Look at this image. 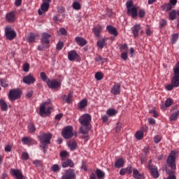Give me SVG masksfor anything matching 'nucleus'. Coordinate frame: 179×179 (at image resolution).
<instances>
[{
  "instance_id": "338daca9",
  "label": "nucleus",
  "mask_w": 179,
  "mask_h": 179,
  "mask_svg": "<svg viewBox=\"0 0 179 179\" xmlns=\"http://www.w3.org/2000/svg\"><path fill=\"white\" fill-rule=\"evenodd\" d=\"M31 96H33V90L29 91L26 94V97H27V99H30V97H31Z\"/></svg>"
},
{
  "instance_id": "e433bc0d",
  "label": "nucleus",
  "mask_w": 179,
  "mask_h": 179,
  "mask_svg": "<svg viewBox=\"0 0 179 179\" xmlns=\"http://www.w3.org/2000/svg\"><path fill=\"white\" fill-rule=\"evenodd\" d=\"M169 19L170 20H176L177 19V12L176 10H172L169 12Z\"/></svg>"
},
{
  "instance_id": "1a4fd4ad",
  "label": "nucleus",
  "mask_w": 179,
  "mask_h": 179,
  "mask_svg": "<svg viewBox=\"0 0 179 179\" xmlns=\"http://www.w3.org/2000/svg\"><path fill=\"white\" fill-rule=\"evenodd\" d=\"M152 159L148 161V164L147 166L148 170H150V173L153 178H159V171L157 170V166L152 164Z\"/></svg>"
},
{
  "instance_id": "09e8293b",
  "label": "nucleus",
  "mask_w": 179,
  "mask_h": 179,
  "mask_svg": "<svg viewBox=\"0 0 179 179\" xmlns=\"http://www.w3.org/2000/svg\"><path fill=\"white\" fill-rule=\"evenodd\" d=\"M56 48L57 50H58V51H61V50L64 48V42L63 41L58 42V43L57 44Z\"/></svg>"
},
{
  "instance_id": "8fccbe9b",
  "label": "nucleus",
  "mask_w": 179,
  "mask_h": 179,
  "mask_svg": "<svg viewBox=\"0 0 179 179\" xmlns=\"http://www.w3.org/2000/svg\"><path fill=\"white\" fill-rule=\"evenodd\" d=\"M50 170L57 173V171H59V166L58 164H54L51 168Z\"/></svg>"
},
{
  "instance_id": "49530a36",
  "label": "nucleus",
  "mask_w": 179,
  "mask_h": 179,
  "mask_svg": "<svg viewBox=\"0 0 179 179\" xmlns=\"http://www.w3.org/2000/svg\"><path fill=\"white\" fill-rule=\"evenodd\" d=\"M41 78L43 82H46V83L50 80V78H47V75L44 72L41 73Z\"/></svg>"
},
{
  "instance_id": "052dcab7",
  "label": "nucleus",
  "mask_w": 179,
  "mask_h": 179,
  "mask_svg": "<svg viewBox=\"0 0 179 179\" xmlns=\"http://www.w3.org/2000/svg\"><path fill=\"white\" fill-rule=\"evenodd\" d=\"M165 171L166 174H169V176H174V174H176V171H171L167 168L165 169Z\"/></svg>"
},
{
  "instance_id": "6e6d98bb",
  "label": "nucleus",
  "mask_w": 179,
  "mask_h": 179,
  "mask_svg": "<svg viewBox=\"0 0 179 179\" xmlns=\"http://www.w3.org/2000/svg\"><path fill=\"white\" fill-rule=\"evenodd\" d=\"M121 58L124 61H127L128 59V53L127 52H124L121 54Z\"/></svg>"
},
{
  "instance_id": "f3484780",
  "label": "nucleus",
  "mask_w": 179,
  "mask_h": 179,
  "mask_svg": "<svg viewBox=\"0 0 179 179\" xmlns=\"http://www.w3.org/2000/svg\"><path fill=\"white\" fill-rule=\"evenodd\" d=\"M6 20L8 22V23H13L15 20H16V17L15 15V13L11 11L6 15Z\"/></svg>"
},
{
  "instance_id": "412c9836",
  "label": "nucleus",
  "mask_w": 179,
  "mask_h": 179,
  "mask_svg": "<svg viewBox=\"0 0 179 179\" xmlns=\"http://www.w3.org/2000/svg\"><path fill=\"white\" fill-rule=\"evenodd\" d=\"M110 92L113 94H115V95L120 94V93L121 92V85L120 84L115 85L113 87Z\"/></svg>"
},
{
  "instance_id": "c756f323",
  "label": "nucleus",
  "mask_w": 179,
  "mask_h": 179,
  "mask_svg": "<svg viewBox=\"0 0 179 179\" xmlns=\"http://www.w3.org/2000/svg\"><path fill=\"white\" fill-rule=\"evenodd\" d=\"M107 45V43L106 42V38H101L97 41V46L99 48H104Z\"/></svg>"
},
{
  "instance_id": "bb28decb",
  "label": "nucleus",
  "mask_w": 179,
  "mask_h": 179,
  "mask_svg": "<svg viewBox=\"0 0 179 179\" xmlns=\"http://www.w3.org/2000/svg\"><path fill=\"white\" fill-rule=\"evenodd\" d=\"M68 146L71 149V150H76V148H78V144L76 143V141L73 140L68 143Z\"/></svg>"
},
{
  "instance_id": "37998d69",
  "label": "nucleus",
  "mask_w": 179,
  "mask_h": 179,
  "mask_svg": "<svg viewBox=\"0 0 179 179\" xmlns=\"http://www.w3.org/2000/svg\"><path fill=\"white\" fill-rule=\"evenodd\" d=\"M72 6H73V8L75 9V10H80V9H81L82 8L80 3L78 1H75L74 3H73Z\"/></svg>"
},
{
  "instance_id": "e2e57ef3",
  "label": "nucleus",
  "mask_w": 179,
  "mask_h": 179,
  "mask_svg": "<svg viewBox=\"0 0 179 179\" xmlns=\"http://www.w3.org/2000/svg\"><path fill=\"white\" fill-rule=\"evenodd\" d=\"M174 87H176V86H174V85L173 83L169 84L166 86V90H169V91L173 90V89H174Z\"/></svg>"
},
{
  "instance_id": "2eb2a0df",
  "label": "nucleus",
  "mask_w": 179,
  "mask_h": 179,
  "mask_svg": "<svg viewBox=\"0 0 179 179\" xmlns=\"http://www.w3.org/2000/svg\"><path fill=\"white\" fill-rule=\"evenodd\" d=\"M48 9H50V3L43 2L41 6V8H39L38 10L39 16H41V15H44V13H45V12H47Z\"/></svg>"
},
{
  "instance_id": "de8ad7c7",
  "label": "nucleus",
  "mask_w": 179,
  "mask_h": 179,
  "mask_svg": "<svg viewBox=\"0 0 179 179\" xmlns=\"http://www.w3.org/2000/svg\"><path fill=\"white\" fill-rule=\"evenodd\" d=\"M21 157L22 160H29V159L30 158L29 153L26 152H22Z\"/></svg>"
},
{
  "instance_id": "bf43d9fd",
  "label": "nucleus",
  "mask_w": 179,
  "mask_h": 179,
  "mask_svg": "<svg viewBox=\"0 0 179 179\" xmlns=\"http://www.w3.org/2000/svg\"><path fill=\"white\" fill-rule=\"evenodd\" d=\"M95 61L96 62H101V65L103 64V62H104V61H107V59H103L102 57H101V56H99V57H98L96 59H95Z\"/></svg>"
},
{
  "instance_id": "6e6552de",
  "label": "nucleus",
  "mask_w": 179,
  "mask_h": 179,
  "mask_svg": "<svg viewBox=\"0 0 179 179\" xmlns=\"http://www.w3.org/2000/svg\"><path fill=\"white\" fill-rule=\"evenodd\" d=\"M22 97V90L20 89L10 90L8 94V98L12 101L17 100Z\"/></svg>"
},
{
  "instance_id": "20e7f679",
  "label": "nucleus",
  "mask_w": 179,
  "mask_h": 179,
  "mask_svg": "<svg viewBox=\"0 0 179 179\" xmlns=\"http://www.w3.org/2000/svg\"><path fill=\"white\" fill-rule=\"evenodd\" d=\"M49 104H51V101L44 102L39 108V115L41 117H47V115H50L51 114V110L52 108Z\"/></svg>"
},
{
  "instance_id": "680f3d73",
  "label": "nucleus",
  "mask_w": 179,
  "mask_h": 179,
  "mask_svg": "<svg viewBox=\"0 0 179 179\" xmlns=\"http://www.w3.org/2000/svg\"><path fill=\"white\" fill-rule=\"evenodd\" d=\"M59 33H60L62 36H66V29H65V28H60Z\"/></svg>"
},
{
  "instance_id": "f8f14e48",
  "label": "nucleus",
  "mask_w": 179,
  "mask_h": 179,
  "mask_svg": "<svg viewBox=\"0 0 179 179\" xmlns=\"http://www.w3.org/2000/svg\"><path fill=\"white\" fill-rule=\"evenodd\" d=\"M6 37L8 40L12 41L16 37V31L12 27H6L5 29Z\"/></svg>"
},
{
  "instance_id": "864d4df0",
  "label": "nucleus",
  "mask_w": 179,
  "mask_h": 179,
  "mask_svg": "<svg viewBox=\"0 0 179 179\" xmlns=\"http://www.w3.org/2000/svg\"><path fill=\"white\" fill-rule=\"evenodd\" d=\"M29 69H30V64H29V63H25L23 65V71H24V72H29Z\"/></svg>"
},
{
  "instance_id": "39448f33",
  "label": "nucleus",
  "mask_w": 179,
  "mask_h": 179,
  "mask_svg": "<svg viewBox=\"0 0 179 179\" xmlns=\"http://www.w3.org/2000/svg\"><path fill=\"white\" fill-rule=\"evenodd\" d=\"M127 8V15H131L133 19L138 16V8L134 6V1L132 0L127 1L126 3Z\"/></svg>"
},
{
  "instance_id": "6ab92c4d",
  "label": "nucleus",
  "mask_w": 179,
  "mask_h": 179,
  "mask_svg": "<svg viewBox=\"0 0 179 179\" xmlns=\"http://www.w3.org/2000/svg\"><path fill=\"white\" fill-rule=\"evenodd\" d=\"M106 30H108L110 34H113V36H115V37H116V36H118V31H117V28L113 27L112 25H108L106 27Z\"/></svg>"
},
{
  "instance_id": "ea45409f",
  "label": "nucleus",
  "mask_w": 179,
  "mask_h": 179,
  "mask_svg": "<svg viewBox=\"0 0 179 179\" xmlns=\"http://www.w3.org/2000/svg\"><path fill=\"white\" fill-rule=\"evenodd\" d=\"M106 113L109 117H114V115H115L118 111L115 110L114 108H110L107 110Z\"/></svg>"
},
{
  "instance_id": "0eeeda50",
  "label": "nucleus",
  "mask_w": 179,
  "mask_h": 179,
  "mask_svg": "<svg viewBox=\"0 0 179 179\" xmlns=\"http://www.w3.org/2000/svg\"><path fill=\"white\" fill-rule=\"evenodd\" d=\"M176 151L172 150L169 155L166 163L169 167H171V170H176Z\"/></svg>"
},
{
  "instance_id": "603ef678",
  "label": "nucleus",
  "mask_w": 179,
  "mask_h": 179,
  "mask_svg": "<svg viewBox=\"0 0 179 179\" xmlns=\"http://www.w3.org/2000/svg\"><path fill=\"white\" fill-rule=\"evenodd\" d=\"M120 51H128V45L127 43L120 45Z\"/></svg>"
},
{
  "instance_id": "423d86ee",
  "label": "nucleus",
  "mask_w": 179,
  "mask_h": 179,
  "mask_svg": "<svg viewBox=\"0 0 179 179\" xmlns=\"http://www.w3.org/2000/svg\"><path fill=\"white\" fill-rule=\"evenodd\" d=\"M171 83L175 87H179V62H177L173 69V76L171 80Z\"/></svg>"
},
{
  "instance_id": "5701e85b",
  "label": "nucleus",
  "mask_w": 179,
  "mask_h": 179,
  "mask_svg": "<svg viewBox=\"0 0 179 179\" xmlns=\"http://www.w3.org/2000/svg\"><path fill=\"white\" fill-rule=\"evenodd\" d=\"M62 166L63 167V169H66V167L68 166L72 168L75 166V164L71 159H67L66 162L62 164Z\"/></svg>"
},
{
  "instance_id": "58836bf2",
  "label": "nucleus",
  "mask_w": 179,
  "mask_h": 179,
  "mask_svg": "<svg viewBox=\"0 0 179 179\" xmlns=\"http://www.w3.org/2000/svg\"><path fill=\"white\" fill-rule=\"evenodd\" d=\"M178 33L173 34L171 38V44H176L177 43V40H178Z\"/></svg>"
},
{
  "instance_id": "dca6fc26",
  "label": "nucleus",
  "mask_w": 179,
  "mask_h": 179,
  "mask_svg": "<svg viewBox=\"0 0 179 179\" xmlns=\"http://www.w3.org/2000/svg\"><path fill=\"white\" fill-rule=\"evenodd\" d=\"M68 58L69 61H75V59H77L78 62L80 61V57H79V55L76 52L75 50H71L68 53Z\"/></svg>"
},
{
  "instance_id": "c9c22d12",
  "label": "nucleus",
  "mask_w": 179,
  "mask_h": 179,
  "mask_svg": "<svg viewBox=\"0 0 179 179\" xmlns=\"http://www.w3.org/2000/svg\"><path fill=\"white\" fill-rule=\"evenodd\" d=\"M96 174L99 179H103L106 177V173L100 169L96 170Z\"/></svg>"
},
{
  "instance_id": "4468645a",
  "label": "nucleus",
  "mask_w": 179,
  "mask_h": 179,
  "mask_svg": "<svg viewBox=\"0 0 179 179\" xmlns=\"http://www.w3.org/2000/svg\"><path fill=\"white\" fill-rule=\"evenodd\" d=\"M10 173L13 177H15L17 179H26L22 173V171L19 169H13L10 170Z\"/></svg>"
},
{
  "instance_id": "0e129e2a",
  "label": "nucleus",
  "mask_w": 179,
  "mask_h": 179,
  "mask_svg": "<svg viewBox=\"0 0 179 179\" xmlns=\"http://www.w3.org/2000/svg\"><path fill=\"white\" fill-rule=\"evenodd\" d=\"M145 15V10H140L138 12L139 17H144Z\"/></svg>"
},
{
  "instance_id": "72a5a7b5",
  "label": "nucleus",
  "mask_w": 179,
  "mask_h": 179,
  "mask_svg": "<svg viewBox=\"0 0 179 179\" xmlns=\"http://www.w3.org/2000/svg\"><path fill=\"white\" fill-rule=\"evenodd\" d=\"M162 10H166V12H169V10H171L173 9V6L170 3H165L161 6Z\"/></svg>"
},
{
  "instance_id": "473e14b6",
  "label": "nucleus",
  "mask_w": 179,
  "mask_h": 179,
  "mask_svg": "<svg viewBox=\"0 0 179 179\" xmlns=\"http://www.w3.org/2000/svg\"><path fill=\"white\" fill-rule=\"evenodd\" d=\"M65 97H66L65 99ZM62 99L63 100H65L66 102H67L68 104H69L71 103V101H72V92H69V94L67 95H63L62 96Z\"/></svg>"
},
{
  "instance_id": "cd10ccee",
  "label": "nucleus",
  "mask_w": 179,
  "mask_h": 179,
  "mask_svg": "<svg viewBox=\"0 0 179 179\" xmlns=\"http://www.w3.org/2000/svg\"><path fill=\"white\" fill-rule=\"evenodd\" d=\"M139 30H141L140 24H136L134 26L132 31L134 37H138Z\"/></svg>"
},
{
  "instance_id": "c03bdc74",
  "label": "nucleus",
  "mask_w": 179,
  "mask_h": 179,
  "mask_svg": "<svg viewBox=\"0 0 179 179\" xmlns=\"http://www.w3.org/2000/svg\"><path fill=\"white\" fill-rule=\"evenodd\" d=\"M103 77L104 74L100 71H98L95 73V79H96V80H101Z\"/></svg>"
},
{
  "instance_id": "7c9ffc66",
  "label": "nucleus",
  "mask_w": 179,
  "mask_h": 179,
  "mask_svg": "<svg viewBox=\"0 0 179 179\" xmlns=\"http://www.w3.org/2000/svg\"><path fill=\"white\" fill-rule=\"evenodd\" d=\"M171 104H173V99H168L165 102V105L161 106V108H162V110H166V108L170 107V106H171Z\"/></svg>"
},
{
  "instance_id": "9b49d317",
  "label": "nucleus",
  "mask_w": 179,
  "mask_h": 179,
  "mask_svg": "<svg viewBox=\"0 0 179 179\" xmlns=\"http://www.w3.org/2000/svg\"><path fill=\"white\" fill-rule=\"evenodd\" d=\"M76 178V173L72 169L64 171V175L62 176V179H75Z\"/></svg>"
},
{
  "instance_id": "5fc2aeb1",
  "label": "nucleus",
  "mask_w": 179,
  "mask_h": 179,
  "mask_svg": "<svg viewBox=\"0 0 179 179\" xmlns=\"http://www.w3.org/2000/svg\"><path fill=\"white\" fill-rule=\"evenodd\" d=\"M0 83H1V85L3 87H8V86H9V85L8 84V83L6 82V80H3V79H1L0 80Z\"/></svg>"
},
{
  "instance_id": "a878e982",
  "label": "nucleus",
  "mask_w": 179,
  "mask_h": 179,
  "mask_svg": "<svg viewBox=\"0 0 179 179\" xmlns=\"http://www.w3.org/2000/svg\"><path fill=\"white\" fill-rule=\"evenodd\" d=\"M124 159L120 158L115 162V167H117V169H121V167H124Z\"/></svg>"
},
{
  "instance_id": "7ed1b4c3",
  "label": "nucleus",
  "mask_w": 179,
  "mask_h": 179,
  "mask_svg": "<svg viewBox=\"0 0 179 179\" xmlns=\"http://www.w3.org/2000/svg\"><path fill=\"white\" fill-rule=\"evenodd\" d=\"M50 38H51V34L48 33H42V38H41V42L42 45L38 47L39 51H44V50L50 47Z\"/></svg>"
},
{
  "instance_id": "13d9d810",
  "label": "nucleus",
  "mask_w": 179,
  "mask_h": 179,
  "mask_svg": "<svg viewBox=\"0 0 179 179\" xmlns=\"http://www.w3.org/2000/svg\"><path fill=\"white\" fill-rule=\"evenodd\" d=\"M162 141V136L159 135H157L154 137V142L155 143H159Z\"/></svg>"
},
{
  "instance_id": "f257e3e1",
  "label": "nucleus",
  "mask_w": 179,
  "mask_h": 179,
  "mask_svg": "<svg viewBox=\"0 0 179 179\" xmlns=\"http://www.w3.org/2000/svg\"><path fill=\"white\" fill-rule=\"evenodd\" d=\"M80 124L82 125L80 127V134H82L83 138L89 139V131L92 129V116L90 114L85 113L78 119Z\"/></svg>"
},
{
  "instance_id": "a211bd4d",
  "label": "nucleus",
  "mask_w": 179,
  "mask_h": 179,
  "mask_svg": "<svg viewBox=\"0 0 179 179\" xmlns=\"http://www.w3.org/2000/svg\"><path fill=\"white\" fill-rule=\"evenodd\" d=\"M46 83L50 89H58V87L60 86V84L56 80H49Z\"/></svg>"
},
{
  "instance_id": "2f4dec72",
  "label": "nucleus",
  "mask_w": 179,
  "mask_h": 179,
  "mask_svg": "<svg viewBox=\"0 0 179 179\" xmlns=\"http://www.w3.org/2000/svg\"><path fill=\"white\" fill-rule=\"evenodd\" d=\"M87 99H82L78 104V108H80V110L85 108V107H87Z\"/></svg>"
},
{
  "instance_id": "4be33fe9",
  "label": "nucleus",
  "mask_w": 179,
  "mask_h": 179,
  "mask_svg": "<svg viewBox=\"0 0 179 179\" xmlns=\"http://www.w3.org/2000/svg\"><path fill=\"white\" fill-rule=\"evenodd\" d=\"M133 177L136 179H145V176L142 173H140L138 169L133 170Z\"/></svg>"
},
{
  "instance_id": "aec40b11",
  "label": "nucleus",
  "mask_w": 179,
  "mask_h": 179,
  "mask_svg": "<svg viewBox=\"0 0 179 179\" xmlns=\"http://www.w3.org/2000/svg\"><path fill=\"white\" fill-rule=\"evenodd\" d=\"M75 40L76 43H77L78 45H80V47H85V45L87 44V41H86V40L82 37L77 36L76 37Z\"/></svg>"
},
{
  "instance_id": "a19ab883",
  "label": "nucleus",
  "mask_w": 179,
  "mask_h": 179,
  "mask_svg": "<svg viewBox=\"0 0 179 179\" xmlns=\"http://www.w3.org/2000/svg\"><path fill=\"white\" fill-rule=\"evenodd\" d=\"M28 128L30 134H34V132H36V125H34V124L29 123Z\"/></svg>"
},
{
  "instance_id": "9d476101",
  "label": "nucleus",
  "mask_w": 179,
  "mask_h": 179,
  "mask_svg": "<svg viewBox=\"0 0 179 179\" xmlns=\"http://www.w3.org/2000/svg\"><path fill=\"white\" fill-rule=\"evenodd\" d=\"M62 135L64 139H71L73 136V129L72 126H67L64 128Z\"/></svg>"
},
{
  "instance_id": "774afa93",
  "label": "nucleus",
  "mask_w": 179,
  "mask_h": 179,
  "mask_svg": "<svg viewBox=\"0 0 179 179\" xmlns=\"http://www.w3.org/2000/svg\"><path fill=\"white\" fill-rule=\"evenodd\" d=\"M15 6H20L22 5V0H15Z\"/></svg>"
},
{
  "instance_id": "c85d7f7f",
  "label": "nucleus",
  "mask_w": 179,
  "mask_h": 179,
  "mask_svg": "<svg viewBox=\"0 0 179 179\" xmlns=\"http://www.w3.org/2000/svg\"><path fill=\"white\" fill-rule=\"evenodd\" d=\"M0 107L1 111H8V103L3 99H0Z\"/></svg>"
},
{
  "instance_id": "a18cd8bd",
  "label": "nucleus",
  "mask_w": 179,
  "mask_h": 179,
  "mask_svg": "<svg viewBox=\"0 0 179 179\" xmlns=\"http://www.w3.org/2000/svg\"><path fill=\"white\" fill-rule=\"evenodd\" d=\"M121 128H122V124H121V122H117L115 128V131L116 132V134H120Z\"/></svg>"
},
{
  "instance_id": "4c0bfd02",
  "label": "nucleus",
  "mask_w": 179,
  "mask_h": 179,
  "mask_svg": "<svg viewBox=\"0 0 179 179\" xmlns=\"http://www.w3.org/2000/svg\"><path fill=\"white\" fill-rule=\"evenodd\" d=\"M22 142L24 145H28V143H31V142H33V138L30 137H24L22 138Z\"/></svg>"
},
{
  "instance_id": "b1692460",
  "label": "nucleus",
  "mask_w": 179,
  "mask_h": 179,
  "mask_svg": "<svg viewBox=\"0 0 179 179\" xmlns=\"http://www.w3.org/2000/svg\"><path fill=\"white\" fill-rule=\"evenodd\" d=\"M37 37H40V35L37 34H34L33 33L29 34L27 38L28 43H34V41L36 40V38H37Z\"/></svg>"
},
{
  "instance_id": "3c124183",
  "label": "nucleus",
  "mask_w": 179,
  "mask_h": 179,
  "mask_svg": "<svg viewBox=\"0 0 179 179\" xmlns=\"http://www.w3.org/2000/svg\"><path fill=\"white\" fill-rule=\"evenodd\" d=\"M68 156H69V152L66 151H62L60 152V157H62V159H65V157H68Z\"/></svg>"
},
{
  "instance_id": "ddd939ff",
  "label": "nucleus",
  "mask_w": 179,
  "mask_h": 179,
  "mask_svg": "<svg viewBox=\"0 0 179 179\" xmlns=\"http://www.w3.org/2000/svg\"><path fill=\"white\" fill-rule=\"evenodd\" d=\"M22 81L26 85H33L36 82V78L33 76V74L30 73L28 76H24L22 78Z\"/></svg>"
},
{
  "instance_id": "393cba45",
  "label": "nucleus",
  "mask_w": 179,
  "mask_h": 179,
  "mask_svg": "<svg viewBox=\"0 0 179 179\" xmlns=\"http://www.w3.org/2000/svg\"><path fill=\"white\" fill-rule=\"evenodd\" d=\"M101 30H103V28L100 25L94 27L93 31L95 34V37H100V33H101Z\"/></svg>"
},
{
  "instance_id": "f03ea898",
  "label": "nucleus",
  "mask_w": 179,
  "mask_h": 179,
  "mask_svg": "<svg viewBox=\"0 0 179 179\" xmlns=\"http://www.w3.org/2000/svg\"><path fill=\"white\" fill-rule=\"evenodd\" d=\"M51 138H52V134H51V133H43L41 135L38 136V138L41 142L40 148L43 149L44 153H46L47 152V145H50V143H51Z\"/></svg>"
},
{
  "instance_id": "4d7b16f0",
  "label": "nucleus",
  "mask_w": 179,
  "mask_h": 179,
  "mask_svg": "<svg viewBox=\"0 0 179 179\" xmlns=\"http://www.w3.org/2000/svg\"><path fill=\"white\" fill-rule=\"evenodd\" d=\"M150 114H152L154 118H157L159 117V115L157 114V112L155 110V109H151L149 110Z\"/></svg>"
},
{
  "instance_id": "69168bd1",
  "label": "nucleus",
  "mask_w": 179,
  "mask_h": 179,
  "mask_svg": "<svg viewBox=\"0 0 179 179\" xmlns=\"http://www.w3.org/2000/svg\"><path fill=\"white\" fill-rule=\"evenodd\" d=\"M34 164H35V166L36 167H41V161H40V160H35V161H34Z\"/></svg>"
},
{
  "instance_id": "f704fd0d",
  "label": "nucleus",
  "mask_w": 179,
  "mask_h": 179,
  "mask_svg": "<svg viewBox=\"0 0 179 179\" xmlns=\"http://www.w3.org/2000/svg\"><path fill=\"white\" fill-rule=\"evenodd\" d=\"M179 115V110H176L173 113L171 114V115L169 117L170 121H177V119L178 118Z\"/></svg>"
},
{
  "instance_id": "79ce46f5",
  "label": "nucleus",
  "mask_w": 179,
  "mask_h": 179,
  "mask_svg": "<svg viewBox=\"0 0 179 179\" xmlns=\"http://www.w3.org/2000/svg\"><path fill=\"white\" fill-rule=\"evenodd\" d=\"M135 137L138 139V141H141L142 138H143V131H138L135 134Z\"/></svg>"
}]
</instances>
